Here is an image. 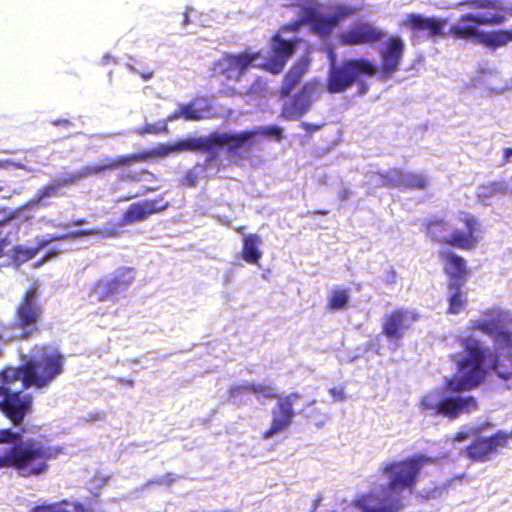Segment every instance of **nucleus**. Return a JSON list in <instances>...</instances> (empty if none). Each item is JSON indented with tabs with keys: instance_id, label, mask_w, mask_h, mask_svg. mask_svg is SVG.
Listing matches in <instances>:
<instances>
[{
	"instance_id": "1",
	"label": "nucleus",
	"mask_w": 512,
	"mask_h": 512,
	"mask_svg": "<svg viewBox=\"0 0 512 512\" xmlns=\"http://www.w3.org/2000/svg\"><path fill=\"white\" fill-rule=\"evenodd\" d=\"M470 328L492 338L494 354L475 337L460 336L458 341L463 351L452 356L456 374L445 388L431 390L421 399V410L429 415L456 419L475 411L476 400L460 392L478 386L489 369L502 379L512 376V314L498 308L489 309L479 319L471 320Z\"/></svg>"
},
{
	"instance_id": "2",
	"label": "nucleus",
	"mask_w": 512,
	"mask_h": 512,
	"mask_svg": "<svg viewBox=\"0 0 512 512\" xmlns=\"http://www.w3.org/2000/svg\"><path fill=\"white\" fill-rule=\"evenodd\" d=\"M353 13L354 9L344 4L311 3L301 9L298 21L284 26L273 37L267 56H262L260 53L227 55L219 63V67L227 79L247 83L252 80V85L242 86L238 91L239 94L258 95L265 89L266 83L259 77L251 75L250 68H262L273 74L280 73L296 45L300 43V39L291 34L295 33L301 25L309 24L310 30L324 39L342 20Z\"/></svg>"
},
{
	"instance_id": "3",
	"label": "nucleus",
	"mask_w": 512,
	"mask_h": 512,
	"mask_svg": "<svg viewBox=\"0 0 512 512\" xmlns=\"http://www.w3.org/2000/svg\"><path fill=\"white\" fill-rule=\"evenodd\" d=\"M64 357L54 347H36L22 367L0 373V410L13 422L22 423L32 412L33 398L23 390L48 387L63 372Z\"/></svg>"
},
{
	"instance_id": "4",
	"label": "nucleus",
	"mask_w": 512,
	"mask_h": 512,
	"mask_svg": "<svg viewBox=\"0 0 512 512\" xmlns=\"http://www.w3.org/2000/svg\"><path fill=\"white\" fill-rule=\"evenodd\" d=\"M432 459L422 455L384 462L380 470L385 483L376 484L369 494L356 501L362 512H398L404 507V500L412 494L423 466Z\"/></svg>"
},
{
	"instance_id": "5",
	"label": "nucleus",
	"mask_w": 512,
	"mask_h": 512,
	"mask_svg": "<svg viewBox=\"0 0 512 512\" xmlns=\"http://www.w3.org/2000/svg\"><path fill=\"white\" fill-rule=\"evenodd\" d=\"M259 134L274 136L280 139L282 130L276 126H269L240 133L214 132L207 136L190 137L179 140L174 144H161L154 148L150 154H140L143 157L138 159V161L145 160L148 156L165 157L171 153L183 151H208L210 155L205 161V167H215L218 165V158L215 154L217 148L226 146L228 151L232 153H236L240 149L247 150L252 147L255 137ZM134 162H137V160H134Z\"/></svg>"
},
{
	"instance_id": "6",
	"label": "nucleus",
	"mask_w": 512,
	"mask_h": 512,
	"mask_svg": "<svg viewBox=\"0 0 512 512\" xmlns=\"http://www.w3.org/2000/svg\"><path fill=\"white\" fill-rule=\"evenodd\" d=\"M0 469L15 468L22 477L39 476L48 471V461L57 458L63 451L42 441H23L20 433L10 429L0 430Z\"/></svg>"
},
{
	"instance_id": "7",
	"label": "nucleus",
	"mask_w": 512,
	"mask_h": 512,
	"mask_svg": "<svg viewBox=\"0 0 512 512\" xmlns=\"http://www.w3.org/2000/svg\"><path fill=\"white\" fill-rule=\"evenodd\" d=\"M142 157L143 156L141 155H126L118 156L116 158L106 157L104 159H101L96 164L82 167L79 171L71 174L69 177H59L53 180L48 186L40 189L34 198H32L25 206L18 209L16 217H24L25 219H29L30 217H32V215L25 214L27 209L34 208L36 206L40 207L49 205L47 199L58 197L60 195V190L62 189V187L73 184L76 181L88 177L90 175H96L108 169H114L119 166H124V164H128Z\"/></svg>"
},
{
	"instance_id": "8",
	"label": "nucleus",
	"mask_w": 512,
	"mask_h": 512,
	"mask_svg": "<svg viewBox=\"0 0 512 512\" xmlns=\"http://www.w3.org/2000/svg\"><path fill=\"white\" fill-rule=\"evenodd\" d=\"M330 61L327 89L331 93H340L351 87L363 75H374L377 67L366 59H349L337 63L336 54L329 50Z\"/></svg>"
},
{
	"instance_id": "9",
	"label": "nucleus",
	"mask_w": 512,
	"mask_h": 512,
	"mask_svg": "<svg viewBox=\"0 0 512 512\" xmlns=\"http://www.w3.org/2000/svg\"><path fill=\"white\" fill-rule=\"evenodd\" d=\"M42 315L37 288L28 290L18 304L12 324L14 338H27L37 330Z\"/></svg>"
},
{
	"instance_id": "10",
	"label": "nucleus",
	"mask_w": 512,
	"mask_h": 512,
	"mask_svg": "<svg viewBox=\"0 0 512 512\" xmlns=\"http://www.w3.org/2000/svg\"><path fill=\"white\" fill-rule=\"evenodd\" d=\"M213 116L212 107L206 98H197L189 104L179 105V110L157 124H146L143 129H138V134H159L167 132V123L183 118L187 121H199Z\"/></svg>"
},
{
	"instance_id": "11",
	"label": "nucleus",
	"mask_w": 512,
	"mask_h": 512,
	"mask_svg": "<svg viewBox=\"0 0 512 512\" xmlns=\"http://www.w3.org/2000/svg\"><path fill=\"white\" fill-rule=\"evenodd\" d=\"M505 17L501 14L491 12H478L463 15L451 26V33L457 38L472 39L480 42L483 31L479 30L480 25H499Z\"/></svg>"
},
{
	"instance_id": "12",
	"label": "nucleus",
	"mask_w": 512,
	"mask_h": 512,
	"mask_svg": "<svg viewBox=\"0 0 512 512\" xmlns=\"http://www.w3.org/2000/svg\"><path fill=\"white\" fill-rule=\"evenodd\" d=\"M300 399L298 393H291L284 397H278L276 406L272 409L271 427L264 432L265 439L281 433L289 428L295 416L293 406Z\"/></svg>"
},
{
	"instance_id": "13",
	"label": "nucleus",
	"mask_w": 512,
	"mask_h": 512,
	"mask_svg": "<svg viewBox=\"0 0 512 512\" xmlns=\"http://www.w3.org/2000/svg\"><path fill=\"white\" fill-rule=\"evenodd\" d=\"M509 435L499 431L491 437H479L465 449L466 456L477 462H486L497 452L498 448L507 446Z\"/></svg>"
},
{
	"instance_id": "14",
	"label": "nucleus",
	"mask_w": 512,
	"mask_h": 512,
	"mask_svg": "<svg viewBox=\"0 0 512 512\" xmlns=\"http://www.w3.org/2000/svg\"><path fill=\"white\" fill-rule=\"evenodd\" d=\"M417 319L418 315L414 311L406 309H399L392 313L385 314L383 319V334L390 341H399Z\"/></svg>"
},
{
	"instance_id": "15",
	"label": "nucleus",
	"mask_w": 512,
	"mask_h": 512,
	"mask_svg": "<svg viewBox=\"0 0 512 512\" xmlns=\"http://www.w3.org/2000/svg\"><path fill=\"white\" fill-rule=\"evenodd\" d=\"M405 44L398 36L390 37L383 45L380 51L381 56V74L382 77L388 79L398 70Z\"/></svg>"
},
{
	"instance_id": "16",
	"label": "nucleus",
	"mask_w": 512,
	"mask_h": 512,
	"mask_svg": "<svg viewBox=\"0 0 512 512\" xmlns=\"http://www.w3.org/2000/svg\"><path fill=\"white\" fill-rule=\"evenodd\" d=\"M462 221L465 225L464 229L453 228L451 226L448 244L460 249H472L478 242L477 220L475 217L465 214Z\"/></svg>"
},
{
	"instance_id": "17",
	"label": "nucleus",
	"mask_w": 512,
	"mask_h": 512,
	"mask_svg": "<svg viewBox=\"0 0 512 512\" xmlns=\"http://www.w3.org/2000/svg\"><path fill=\"white\" fill-rule=\"evenodd\" d=\"M314 90V86L305 85L300 93L285 102L282 115L288 119L300 118L310 109Z\"/></svg>"
},
{
	"instance_id": "18",
	"label": "nucleus",
	"mask_w": 512,
	"mask_h": 512,
	"mask_svg": "<svg viewBox=\"0 0 512 512\" xmlns=\"http://www.w3.org/2000/svg\"><path fill=\"white\" fill-rule=\"evenodd\" d=\"M167 204L158 206L156 200H145L131 204L123 215L122 225H131L145 220L150 215L164 210Z\"/></svg>"
},
{
	"instance_id": "19",
	"label": "nucleus",
	"mask_w": 512,
	"mask_h": 512,
	"mask_svg": "<svg viewBox=\"0 0 512 512\" xmlns=\"http://www.w3.org/2000/svg\"><path fill=\"white\" fill-rule=\"evenodd\" d=\"M442 257L445 260V272L449 276V286H463L467 275L465 260L451 251L442 252Z\"/></svg>"
},
{
	"instance_id": "20",
	"label": "nucleus",
	"mask_w": 512,
	"mask_h": 512,
	"mask_svg": "<svg viewBox=\"0 0 512 512\" xmlns=\"http://www.w3.org/2000/svg\"><path fill=\"white\" fill-rule=\"evenodd\" d=\"M380 38L381 32L367 23L355 25L341 34V41L344 44L368 43Z\"/></svg>"
},
{
	"instance_id": "21",
	"label": "nucleus",
	"mask_w": 512,
	"mask_h": 512,
	"mask_svg": "<svg viewBox=\"0 0 512 512\" xmlns=\"http://www.w3.org/2000/svg\"><path fill=\"white\" fill-rule=\"evenodd\" d=\"M401 25L412 31L426 32L428 36L441 33L443 22L433 17H424L420 14H408Z\"/></svg>"
},
{
	"instance_id": "22",
	"label": "nucleus",
	"mask_w": 512,
	"mask_h": 512,
	"mask_svg": "<svg viewBox=\"0 0 512 512\" xmlns=\"http://www.w3.org/2000/svg\"><path fill=\"white\" fill-rule=\"evenodd\" d=\"M310 60L307 56L302 57L288 72L282 85V93L289 94L300 82L302 76L309 67Z\"/></svg>"
},
{
	"instance_id": "23",
	"label": "nucleus",
	"mask_w": 512,
	"mask_h": 512,
	"mask_svg": "<svg viewBox=\"0 0 512 512\" xmlns=\"http://www.w3.org/2000/svg\"><path fill=\"white\" fill-rule=\"evenodd\" d=\"M310 60L307 56L302 57L288 72L282 85V93L289 94L300 82L302 76L309 67Z\"/></svg>"
},
{
	"instance_id": "24",
	"label": "nucleus",
	"mask_w": 512,
	"mask_h": 512,
	"mask_svg": "<svg viewBox=\"0 0 512 512\" xmlns=\"http://www.w3.org/2000/svg\"><path fill=\"white\" fill-rule=\"evenodd\" d=\"M107 278L113 283L112 288L119 298L134 281L135 273L131 268H119Z\"/></svg>"
},
{
	"instance_id": "25",
	"label": "nucleus",
	"mask_w": 512,
	"mask_h": 512,
	"mask_svg": "<svg viewBox=\"0 0 512 512\" xmlns=\"http://www.w3.org/2000/svg\"><path fill=\"white\" fill-rule=\"evenodd\" d=\"M261 244V237L257 234H250L244 237L242 258L250 264H257L262 256V252L259 250Z\"/></svg>"
},
{
	"instance_id": "26",
	"label": "nucleus",
	"mask_w": 512,
	"mask_h": 512,
	"mask_svg": "<svg viewBox=\"0 0 512 512\" xmlns=\"http://www.w3.org/2000/svg\"><path fill=\"white\" fill-rule=\"evenodd\" d=\"M404 171L400 169H390L384 173H375L371 175L370 181L376 186L402 187Z\"/></svg>"
},
{
	"instance_id": "27",
	"label": "nucleus",
	"mask_w": 512,
	"mask_h": 512,
	"mask_svg": "<svg viewBox=\"0 0 512 512\" xmlns=\"http://www.w3.org/2000/svg\"><path fill=\"white\" fill-rule=\"evenodd\" d=\"M349 299L350 295L347 289L334 286L328 292L326 308L329 310H342L348 304Z\"/></svg>"
},
{
	"instance_id": "28",
	"label": "nucleus",
	"mask_w": 512,
	"mask_h": 512,
	"mask_svg": "<svg viewBox=\"0 0 512 512\" xmlns=\"http://www.w3.org/2000/svg\"><path fill=\"white\" fill-rule=\"evenodd\" d=\"M248 390L254 393L258 398H276V393L273 387L265 384H252L241 387L232 388L230 393L232 398H236L242 391Z\"/></svg>"
},
{
	"instance_id": "29",
	"label": "nucleus",
	"mask_w": 512,
	"mask_h": 512,
	"mask_svg": "<svg viewBox=\"0 0 512 512\" xmlns=\"http://www.w3.org/2000/svg\"><path fill=\"white\" fill-rule=\"evenodd\" d=\"M512 41V30H500L496 32H484L480 40L481 43L488 47H501Z\"/></svg>"
},
{
	"instance_id": "30",
	"label": "nucleus",
	"mask_w": 512,
	"mask_h": 512,
	"mask_svg": "<svg viewBox=\"0 0 512 512\" xmlns=\"http://www.w3.org/2000/svg\"><path fill=\"white\" fill-rule=\"evenodd\" d=\"M462 286L450 287L449 286V308L448 312L451 314L460 313L467 302V295L461 290Z\"/></svg>"
},
{
	"instance_id": "31",
	"label": "nucleus",
	"mask_w": 512,
	"mask_h": 512,
	"mask_svg": "<svg viewBox=\"0 0 512 512\" xmlns=\"http://www.w3.org/2000/svg\"><path fill=\"white\" fill-rule=\"evenodd\" d=\"M505 190H507L506 180L490 182L478 188L477 196L483 203H486L489 198L497 194H504Z\"/></svg>"
},
{
	"instance_id": "32",
	"label": "nucleus",
	"mask_w": 512,
	"mask_h": 512,
	"mask_svg": "<svg viewBox=\"0 0 512 512\" xmlns=\"http://www.w3.org/2000/svg\"><path fill=\"white\" fill-rule=\"evenodd\" d=\"M112 285L113 283L107 277L101 279L94 287L91 296L98 301L118 299Z\"/></svg>"
},
{
	"instance_id": "33",
	"label": "nucleus",
	"mask_w": 512,
	"mask_h": 512,
	"mask_svg": "<svg viewBox=\"0 0 512 512\" xmlns=\"http://www.w3.org/2000/svg\"><path fill=\"white\" fill-rule=\"evenodd\" d=\"M427 233L438 242L448 243L451 233V224L442 220L432 222L427 227Z\"/></svg>"
},
{
	"instance_id": "34",
	"label": "nucleus",
	"mask_w": 512,
	"mask_h": 512,
	"mask_svg": "<svg viewBox=\"0 0 512 512\" xmlns=\"http://www.w3.org/2000/svg\"><path fill=\"white\" fill-rule=\"evenodd\" d=\"M95 234H101L105 237H114L117 235V231L112 229H105V230H100V229H91V230H79V231H75V232H71V233H68V234H65V235H62V236H56V237H52L50 239H47L45 240V242L42 244V246H46L48 245L50 242L54 241V240H62V239H68V238H78V237H83V236H88V235H95Z\"/></svg>"
},
{
	"instance_id": "35",
	"label": "nucleus",
	"mask_w": 512,
	"mask_h": 512,
	"mask_svg": "<svg viewBox=\"0 0 512 512\" xmlns=\"http://www.w3.org/2000/svg\"><path fill=\"white\" fill-rule=\"evenodd\" d=\"M456 6L468 5L476 9H494L504 11L507 9L503 0H462Z\"/></svg>"
},
{
	"instance_id": "36",
	"label": "nucleus",
	"mask_w": 512,
	"mask_h": 512,
	"mask_svg": "<svg viewBox=\"0 0 512 512\" xmlns=\"http://www.w3.org/2000/svg\"><path fill=\"white\" fill-rule=\"evenodd\" d=\"M427 186V179L422 174L404 172L402 187L409 189H424Z\"/></svg>"
},
{
	"instance_id": "37",
	"label": "nucleus",
	"mask_w": 512,
	"mask_h": 512,
	"mask_svg": "<svg viewBox=\"0 0 512 512\" xmlns=\"http://www.w3.org/2000/svg\"><path fill=\"white\" fill-rule=\"evenodd\" d=\"M45 242V240L39 242V245L37 248L32 247H25V246H18L14 250V262L17 265H20L21 263H24L30 259H32L38 252L39 249L43 248L42 244Z\"/></svg>"
},
{
	"instance_id": "38",
	"label": "nucleus",
	"mask_w": 512,
	"mask_h": 512,
	"mask_svg": "<svg viewBox=\"0 0 512 512\" xmlns=\"http://www.w3.org/2000/svg\"><path fill=\"white\" fill-rule=\"evenodd\" d=\"M70 501L63 500L53 504H43L34 507L30 512H71Z\"/></svg>"
},
{
	"instance_id": "39",
	"label": "nucleus",
	"mask_w": 512,
	"mask_h": 512,
	"mask_svg": "<svg viewBox=\"0 0 512 512\" xmlns=\"http://www.w3.org/2000/svg\"><path fill=\"white\" fill-rule=\"evenodd\" d=\"M69 508L74 512H98L97 508L92 502H89L88 504H83L78 501L70 502Z\"/></svg>"
},
{
	"instance_id": "40",
	"label": "nucleus",
	"mask_w": 512,
	"mask_h": 512,
	"mask_svg": "<svg viewBox=\"0 0 512 512\" xmlns=\"http://www.w3.org/2000/svg\"><path fill=\"white\" fill-rule=\"evenodd\" d=\"M144 176H151L153 177V174L148 172V171H145V170H142L140 172H127L125 174H123L122 176V180L124 181H127V180H130V181H134V182H141V181H144Z\"/></svg>"
},
{
	"instance_id": "41",
	"label": "nucleus",
	"mask_w": 512,
	"mask_h": 512,
	"mask_svg": "<svg viewBox=\"0 0 512 512\" xmlns=\"http://www.w3.org/2000/svg\"><path fill=\"white\" fill-rule=\"evenodd\" d=\"M10 166H14L16 168H20V169H24L28 172H35L37 171V169L35 167H32V166H28L27 164H21V163H14L10 160H6V161H0V168H9Z\"/></svg>"
},
{
	"instance_id": "42",
	"label": "nucleus",
	"mask_w": 512,
	"mask_h": 512,
	"mask_svg": "<svg viewBox=\"0 0 512 512\" xmlns=\"http://www.w3.org/2000/svg\"><path fill=\"white\" fill-rule=\"evenodd\" d=\"M329 393L333 397L334 401H345L346 395L343 387H333L329 390Z\"/></svg>"
},
{
	"instance_id": "43",
	"label": "nucleus",
	"mask_w": 512,
	"mask_h": 512,
	"mask_svg": "<svg viewBox=\"0 0 512 512\" xmlns=\"http://www.w3.org/2000/svg\"><path fill=\"white\" fill-rule=\"evenodd\" d=\"M158 188L157 187H147L145 188V190L141 193H137L135 195H132V196H123L121 198L118 199V202H123V201H128L132 198H135L137 196H140V195H145L147 194L148 192H151V191H156Z\"/></svg>"
},
{
	"instance_id": "44",
	"label": "nucleus",
	"mask_w": 512,
	"mask_h": 512,
	"mask_svg": "<svg viewBox=\"0 0 512 512\" xmlns=\"http://www.w3.org/2000/svg\"><path fill=\"white\" fill-rule=\"evenodd\" d=\"M470 436V433L467 431H460L458 432L455 437L453 438V442H461L463 440L468 439Z\"/></svg>"
},
{
	"instance_id": "45",
	"label": "nucleus",
	"mask_w": 512,
	"mask_h": 512,
	"mask_svg": "<svg viewBox=\"0 0 512 512\" xmlns=\"http://www.w3.org/2000/svg\"><path fill=\"white\" fill-rule=\"evenodd\" d=\"M351 194H352L351 190L349 188L344 187L339 192V197L342 200H347L351 196Z\"/></svg>"
},
{
	"instance_id": "46",
	"label": "nucleus",
	"mask_w": 512,
	"mask_h": 512,
	"mask_svg": "<svg viewBox=\"0 0 512 512\" xmlns=\"http://www.w3.org/2000/svg\"><path fill=\"white\" fill-rule=\"evenodd\" d=\"M58 253H59L58 251H53V250L49 251L47 253V255L45 256V258L43 259V261L36 263L35 266L36 267L40 266L44 261H47V260L55 257Z\"/></svg>"
},
{
	"instance_id": "47",
	"label": "nucleus",
	"mask_w": 512,
	"mask_h": 512,
	"mask_svg": "<svg viewBox=\"0 0 512 512\" xmlns=\"http://www.w3.org/2000/svg\"><path fill=\"white\" fill-rule=\"evenodd\" d=\"M303 126L305 128L306 131H317L321 128L320 125H314V124H311V123H303Z\"/></svg>"
},
{
	"instance_id": "48",
	"label": "nucleus",
	"mask_w": 512,
	"mask_h": 512,
	"mask_svg": "<svg viewBox=\"0 0 512 512\" xmlns=\"http://www.w3.org/2000/svg\"><path fill=\"white\" fill-rule=\"evenodd\" d=\"M512 157V148L504 149V161L505 163L510 162Z\"/></svg>"
},
{
	"instance_id": "49",
	"label": "nucleus",
	"mask_w": 512,
	"mask_h": 512,
	"mask_svg": "<svg viewBox=\"0 0 512 512\" xmlns=\"http://www.w3.org/2000/svg\"><path fill=\"white\" fill-rule=\"evenodd\" d=\"M507 190L504 191V195H508L512 198V179L506 180Z\"/></svg>"
},
{
	"instance_id": "50",
	"label": "nucleus",
	"mask_w": 512,
	"mask_h": 512,
	"mask_svg": "<svg viewBox=\"0 0 512 512\" xmlns=\"http://www.w3.org/2000/svg\"><path fill=\"white\" fill-rule=\"evenodd\" d=\"M186 182L191 185V186H194L196 184V180L193 176L192 173H188L187 176H186Z\"/></svg>"
},
{
	"instance_id": "51",
	"label": "nucleus",
	"mask_w": 512,
	"mask_h": 512,
	"mask_svg": "<svg viewBox=\"0 0 512 512\" xmlns=\"http://www.w3.org/2000/svg\"><path fill=\"white\" fill-rule=\"evenodd\" d=\"M314 403H315V400H313L309 405L305 406V407L303 408V410H302V413H303L306 417H308V418H311V417H312V416H311V414H310V413H309V411H308V408H309V406H310V405H313Z\"/></svg>"
},
{
	"instance_id": "52",
	"label": "nucleus",
	"mask_w": 512,
	"mask_h": 512,
	"mask_svg": "<svg viewBox=\"0 0 512 512\" xmlns=\"http://www.w3.org/2000/svg\"><path fill=\"white\" fill-rule=\"evenodd\" d=\"M172 481H173L172 478L169 475H167V476L162 478L161 483L169 485V484L172 483Z\"/></svg>"
},
{
	"instance_id": "53",
	"label": "nucleus",
	"mask_w": 512,
	"mask_h": 512,
	"mask_svg": "<svg viewBox=\"0 0 512 512\" xmlns=\"http://www.w3.org/2000/svg\"><path fill=\"white\" fill-rule=\"evenodd\" d=\"M60 124L69 125L70 122L68 120H60V121L55 122V125H60Z\"/></svg>"
},
{
	"instance_id": "54",
	"label": "nucleus",
	"mask_w": 512,
	"mask_h": 512,
	"mask_svg": "<svg viewBox=\"0 0 512 512\" xmlns=\"http://www.w3.org/2000/svg\"><path fill=\"white\" fill-rule=\"evenodd\" d=\"M5 339L4 336H0V355H2V345L4 344Z\"/></svg>"
},
{
	"instance_id": "55",
	"label": "nucleus",
	"mask_w": 512,
	"mask_h": 512,
	"mask_svg": "<svg viewBox=\"0 0 512 512\" xmlns=\"http://www.w3.org/2000/svg\"><path fill=\"white\" fill-rule=\"evenodd\" d=\"M85 223V220L83 219H80V220H77L73 223V225H83Z\"/></svg>"
},
{
	"instance_id": "56",
	"label": "nucleus",
	"mask_w": 512,
	"mask_h": 512,
	"mask_svg": "<svg viewBox=\"0 0 512 512\" xmlns=\"http://www.w3.org/2000/svg\"><path fill=\"white\" fill-rule=\"evenodd\" d=\"M142 77H143L144 80H148V79H150L152 77V73L143 74Z\"/></svg>"
},
{
	"instance_id": "57",
	"label": "nucleus",
	"mask_w": 512,
	"mask_h": 512,
	"mask_svg": "<svg viewBox=\"0 0 512 512\" xmlns=\"http://www.w3.org/2000/svg\"><path fill=\"white\" fill-rule=\"evenodd\" d=\"M34 156H35V154H34V153H30V154L28 155V157L26 158V162H27V163H29V162L32 160V158H33Z\"/></svg>"
},
{
	"instance_id": "58",
	"label": "nucleus",
	"mask_w": 512,
	"mask_h": 512,
	"mask_svg": "<svg viewBox=\"0 0 512 512\" xmlns=\"http://www.w3.org/2000/svg\"><path fill=\"white\" fill-rule=\"evenodd\" d=\"M319 502H320V498L316 499L313 503V508L316 509L317 506L319 505Z\"/></svg>"
},
{
	"instance_id": "59",
	"label": "nucleus",
	"mask_w": 512,
	"mask_h": 512,
	"mask_svg": "<svg viewBox=\"0 0 512 512\" xmlns=\"http://www.w3.org/2000/svg\"><path fill=\"white\" fill-rule=\"evenodd\" d=\"M122 382H124V383H126V384H128L130 386L133 385V381L132 380H127V381L126 380H122Z\"/></svg>"
},
{
	"instance_id": "60",
	"label": "nucleus",
	"mask_w": 512,
	"mask_h": 512,
	"mask_svg": "<svg viewBox=\"0 0 512 512\" xmlns=\"http://www.w3.org/2000/svg\"><path fill=\"white\" fill-rule=\"evenodd\" d=\"M154 178H155L154 175H153V177H151V176H144V179H145L144 181H149L150 179H154Z\"/></svg>"
},
{
	"instance_id": "61",
	"label": "nucleus",
	"mask_w": 512,
	"mask_h": 512,
	"mask_svg": "<svg viewBox=\"0 0 512 512\" xmlns=\"http://www.w3.org/2000/svg\"><path fill=\"white\" fill-rule=\"evenodd\" d=\"M244 229H245V227H239V228H237V231L239 233L243 234L244 233Z\"/></svg>"
},
{
	"instance_id": "62",
	"label": "nucleus",
	"mask_w": 512,
	"mask_h": 512,
	"mask_svg": "<svg viewBox=\"0 0 512 512\" xmlns=\"http://www.w3.org/2000/svg\"><path fill=\"white\" fill-rule=\"evenodd\" d=\"M187 21H188V15L186 14L185 15V22H187Z\"/></svg>"
},
{
	"instance_id": "63",
	"label": "nucleus",
	"mask_w": 512,
	"mask_h": 512,
	"mask_svg": "<svg viewBox=\"0 0 512 512\" xmlns=\"http://www.w3.org/2000/svg\"><path fill=\"white\" fill-rule=\"evenodd\" d=\"M2 191V187L0 186V192Z\"/></svg>"
}]
</instances>
